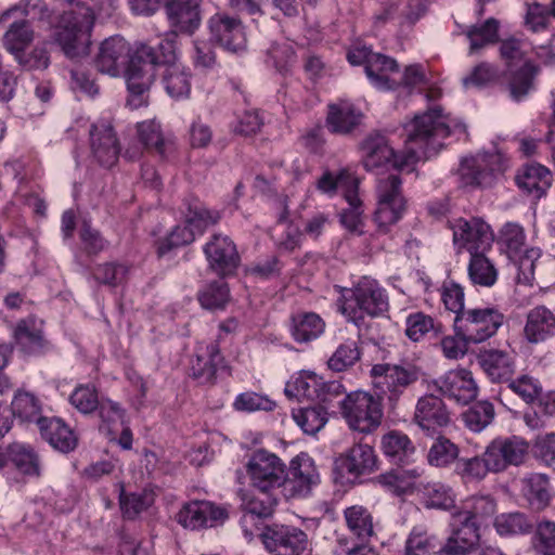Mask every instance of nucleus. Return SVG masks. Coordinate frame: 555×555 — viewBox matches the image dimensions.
Wrapping results in <instances>:
<instances>
[{
  "instance_id": "f704fd0d",
  "label": "nucleus",
  "mask_w": 555,
  "mask_h": 555,
  "mask_svg": "<svg viewBox=\"0 0 555 555\" xmlns=\"http://www.w3.org/2000/svg\"><path fill=\"white\" fill-rule=\"evenodd\" d=\"M138 138L145 149L167 157L175 150L173 141L163 135L160 125L155 120H145L137 126Z\"/></svg>"
},
{
  "instance_id": "a19ab883",
  "label": "nucleus",
  "mask_w": 555,
  "mask_h": 555,
  "mask_svg": "<svg viewBox=\"0 0 555 555\" xmlns=\"http://www.w3.org/2000/svg\"><path fill=\"white\" fill-rule=\"evenodd\" d=\"M522 491L529 505L535 511H543L550 504V482L543 474H532L524 479Z\"/></svg>"
},
{
  "instance_id": "a18cd8bd",
  "label": "nucleus",
  "mask_w": 555,
  "mask_h": 555,
  "mask_svg": "<svg viewBox=\"0 0 555 555\" xmlns=\"http://www.w3.org/2000/svg\"><path fill=\"white\" fill-rule=\"evenodd\" d=\"M349 205L348 208L340 212V223L350 233L361 235L363 233L364 217L363 203L358 196V190H349L344 193Z\"/></svg>"
},
{
  "instance_id": "4d7b16f0",
  "label": "nucleus",
  "mask_w": 555,
  "mask_h": 555,
  "mask_svg": "<svg viewBox=\"0 0 555 555\" xmlns=\"http://www.w3.org/2000/svg\"><path fill=\"white\" fill-rule=\"evenodd\" d=\"M466 36L470 41V53L489 43H494L499 38V21L490 17L480 26L469 27Z\"/></svg>"
},
{
  "instance_id": "49530a36",
  "label": "nucleus",
  "mask_w": 555,
  "mask_h": 555,
  "mask_svg": "<svg viewBox=\"0 0 555 555\" xmlns=\"http://www.w3.org/2000/svg\"><path fill=\"white\" fill-rule=\"evenodd\" d=\"M495 531L501 537H514L531 531L529 518L520 512L502 513L494 518Z\"/></svg>"
},
{
  "instance_id": "09e8293b",
  "label": "nucleus",
  "mask_w": 555,
  "mask_h": 555,
  "mask_svg": "<svg viewBox=\"0 0 555 555\" xmlns=\"http://www.w3.org/2000/svg\"><path fill=\"white\" fill-rule=\"evenodd\" d=\"M423 498L428 508L451 509L455 506V494L452 488L439 481L424 485Z\"/></svg>"
},
{
  "instance_id": "c85d7f7f",
  "label": "nucleus",
  "mask_w": 555,
  "mask_h": 555,
  "mask_svg": "<svg viewBox=\"0 0 555 555\" xmlns=\"http://www.w3.org/2000/svg\"><path fill=\"white\" fill-rule=\"evenodd\" d=\"M39 427L42 437L56 450L67 453L77 446V437L61 418H40Z\"/></svg>"
},
{
  "instance_id": "cd10ccee",
  "label": "nucleus",
  "mask_w": 555,
  "mask_h": 555,
  "mask_svg": "<svg viewBox=\"0 0 555 555\" xmlns=\"http://www.w3.org/2000/svg\"><path fill=\"white\" fill-rule=\"evenodd\" d=\"M540 73V67L527 60L518 69L507 72V89L512 100L522 101L534 90V80Z\"/></svg>"
},
{
  "instance_id": "72a5a7b5",
  "label": "nucleus",
  "mask_w": 555,
  "mask_h": 555,
  "mask_svg": "<svg viewBox=\"0 0 555 555\" xmlns=\"http://www.w3.org/2000/svg\"><path fill=\"white\" fill-rule=\"evenodd\" d=\"M9 461L24 476L38 478L41 475V461L37 452L24 443L14 442L7 448Z\"/></svg>"
},
{
  "instance_id": "f257e3e1",
  "label": "nucleus",
  "mask_w": 555,
  "mask_h": 555,
  "mask_svg": "<svg viewBox=\"0 0 555 555\" xmlns=\"http://www.w3.org/2000/svg\"><path fill=\"white\" fill-rule=\"evenodd\" d=\"M404 130L405 145L400 154L395 152L382 133L367 134L359 147L363 167L371 171L390 164L399 170L410 169L421 159L437 154L443 146L442 140L450 134V127L438 106L416 115Z\"/></svg>"
},
{
  "instance_id": "13d9d810",
  "label": "nucleus",
  "mask_w": 555,
  "mask_h": 555,
  "mask_svg": "<svg viewBox=\"0 0 555 555\" xmlns=\"http://www.w3.org/2000/svg\"><path fill=\"white\" fill-rule=\"evenodd\" d=\"M532 544L539 555H555V521L546 518L538 521Z\"/></svg>"
},
{
  "instance_id": "b1692460",
  "label": "nucleus",
  "mask_w": 555,
  "mask_h": 555,
  "mask_svg": "<svg viewBox=\"0 0 555 555\" xmlns=\"http://www.w3.org/2000/svg\"><path fill=\"white\" fill-rule=\"evenodd\" d=\"M289 331L298 344L318 339L325 331V321L315 312L299 311L291 317Z\"/></svg>"
},
{
  "instance_id": "de8ad7c7",
  "label": "nucleus",
  "mask_w": 555,
  "mask_h": 555,
  "mask_svg": "<svg viewBox=\"0 0 555 555\" xmlns=\"http://www.w3.org/2000/svg\"><path fill=\"white\" fill-rule=\"evenodd\" d=\"M292 415L304 433L309 435L320 431L328 421L326 409L320 404L293 410Z\"/></svg>"
},
{
  "instance_id": "680f3d73",
  "label": "nucleus",
  "mask_w": 555,
  "mask_h": 555,
  "mask_svg": "<svg viewBox=\"0 0 555 555\" xmlns=\"http://www.w3.org/2000/svg\"><path fill=\"white\" fill-rule=\"evenodd\" d=\"M360 360V350L356 341L347 340L338 346L327 361L328 367L334 372H344Z\"/></svg>"
},
{
  "instance_id": "393cba45",
  "label": "nucleus",
  "mask_w": 555,
  "mask_h": 555,
  "mask_svg": "<svg viewBox=\"0 0 555 555\" xmlns=\"http://www.w3.org/2000/svg\"><path fill=\"white\" fill-rule=\"evenodd\" d=\"M363 114L348 102L328 105L326 126L332 133L349 134L362 122Z\"/></svg>"
},
{
  "instance_id": "774afa93",
  "label": "nucleus",
  "mask_w": 555,
  "mask_h": 555,
  "mask_svg": "<svg viewBox=\"0 0 555 555\" xmlns=\"http://www.w3.org/2000/svg\"><path fill=\"white\" fill-rule=\"evenodd\" d=\"M525 242L524 229L517 223L508 222L500 231V243L507 249L509 257L517 256Z\"/></svg>"
},
{
  "instance_id": "473e14b6",
  "label": "nucleus",
  "mask_w": 555,
  "mask_h": 555,
  "mask_svg": "<svg viewBox=\"0 0 555 555\" xmlns=\"http://www.w3.org/2000/svg\"><path fill=\"white\" fill-rule=\"evenodd\" d=\"M376 455L369 444H354L343 459L341 467L353 477L371 474L376 467Z\"/></svg>"
},
{
  "instance_id": "f8f14e48",
  "label": "nucleus",
  "mask_w": 555,
  "mask_h": 555,
  "mask_svg": "<svg viewBox=\"0 0 555 555\" xmlns=\"http://www.w3.org/2000/svg\"><path fill=\"white\" fill-rule=\"evenodd\" d=\"M208 268L220 278L235 273L241 263V257L233 240L221 233L211 235L204 246Z\"/></svg>"
},
{
  "instance_id": "79ce46f5",
  "label": "nucleus",
  "mask_w": 555,
  "mask_h": 555,
  "mask_svg": "<svg viewBox=\"0 0 555 555\" xmlns=\"http://www.w3.org/2000/svg\"><path fill=\"white\" fill-rule=\"evenodd\" d=\"M185 206V222L189 225L203 232L209 225L217 224L221 215L218 210H210L196 197L190 196L184 199Z\"/></svg>"
},
{
  "instance_id": "e2e57ef3",
  "label": "nucleus",
  "mask_w": 555,
  "mask_h": 555,
  "mask_svg": "<svg viewBox=\"0 0 555 555\" xmlns=\"http://www.w3.org/2000/svg\"><path fill=\"white\" fill-rule=\"evenodd\" d=\"M119 502L124 517L134 519L153 504L154 499L153 494L147 491L139 493L121 492Z\"/></svg>"
},
{
  "instance_id": "338daca9",
  "label": "nucleus",
  "mask_w": 555,
  "mask_h": 555,
  "mask_svg": "<svg viewBox=\"0 0 555 555\" xmlns=\"http://www.w3.org/2000/svg\"><path fill=\"white\" fill-rule=\"evenodd\" d=\"M233 406L236 411L242 412L272 411L275 408V402L267 396L246 391L235 398Z\"/></svg>"
},
{
  "instance_id": "37998d69",
  "label": "nucleus",
  "mask_w": 555,
  "mask_h": 555,
  "mask_svg": "<svg viewBox=\"0 0 555 555\" xmlns=\"http://www.w3.org/2000/svg\"><path fill=\"white\" fill-rule=\"evenodd\" d=\"M42 322L35 318L21 320L14 331L16 343L27 352H35L43 346Z\"/></svg>"
},
{
  "instance_id": "58836bf2",
  "label": "nucleus",
  "mask_w": 555,
  "mask_h": 555,
  "mask_svg": "<svg viewBox=\"0 0 555 555\" xmlns=\"http://www.w3.org/2000/svg\"><path fill=\"white\" fill-rule=\"evenodd\" d=\"M405 326V335L413 341H420L429 333L436 337L444 333L441 322L421 311L410 313L406 317Z\"/></svg>"
},
{
  "instance_id": "0eeeda50",
  "label": "nucleus",
  "mask_w": 555,
  "mask_h": 555,
  "mask_svg": "<svg viewBox=\"0 0 555 555\" xmlns=\"http://www.w3.org/2000/svg\"><path fill=\"white\" fill-rule=\"evenodd\" d=\"M126 68L127 87L131 94L142 95L153 85L156 72L160 69L155 48L140 43L130 52Z\"/></svg>"
},
{
  "instance_id": "20e7f679",
  "label": "nucleus",
  "mask_w": 555,
  "mask_h": 555,
  "mask_svg": "<svg viewBox=\"0 0 555 555\" xmlns=\"http://www.w3.org/2000/svg\"><path fill=\"white\" fill-rule=\"evenodd\" d=\"M374 387L379 390L378 396L387 397L389 403L395 405L399 399L422 377L420 366L411 362L399 364H376L372 367Z\"/></svg>"
},
{
  "instance_id": "9b49d317",
  "label": "nucleus",
  "mask_w": 555,
  "mask_h": 555,
  "mask_svg": "<svg viewBox=\"0 0 555 555\" xmlns=\"http://www.w3.org/2000/svg\"><path fill=\"white\" fill-rule=\"evenodd\" d=\"M283 479L281 488L285 498H302L319 482V474L313 460L308 454L300 453L291 461L287 473L284 470Z\"/></svg>"
},
{
  "instance_id": "9d476101",
  "label": "nucleus",
  "mask_w": 555,
  "mask_h": 555,
  "mask_svg": "<svg viewBox=\"0 0 555 555\" xmlns=\"http://www.w3.org/2000/svg\"><path fill=\"white\" fill-rule=\"evenodd\" d=\"M246 468L253 486L261 492L282 487L285 465L275 454L257 450L249 459Z\"/></svg>"
},
{
  "instance_id": "a878e982",
  "label": "nucleus",
  "mask_w": 555,
  "mask_h": 555,
  "mask_svg": "<svg viewBox=\"0 0 555 555\" xmlns=\"http://www.w3.org/2000/svg\"><path fill=\"white\" fill-rule=\"evenodd\" d=\"M221 369H225L224 358L217 343L209 344L206 352L197 354L191 365L192 376L201 384H214Z\"/></svg>"
},
{
  "instance_id": "69168bd1",
  "label": "nucleus",
  "mask_w": 555,
  "mask_h": 555,
  "mask_svg": "<svg viewBox=\"0 0 555 555\" xmlns=\"http://www.w3.org/2000/svg\"><path fill=\"white\" fill-rule=\"evenodd\" d=\"M70 404L82 414H90L99 406V395L92 385L77 386L69 397Z\"/></svg>"
},
{
  "instance_id": "7ed1b4c3",
  "label": "nucleus",
  "mask_w": 555,
  "mask_h": 555,
  "mask_svg": "<svg viewBox=\"0 0 555 555\" xmlns=\"http://www.w3.org/2000/svg\"><path fill=\"white\" fill-rule=\"evenodd\" d=\"M94 13L87 8L83 13L70 11L62 15L53 33V40L68 59L83 57L90 53Z\"/></svg>"
},
{
  "instance_id": "052dcab7",
  "label": "nucleus",
  "mask_w": 555,
  "mask_h": 555,
  "mask_svg": "<svg viewBox=\"0 0 555 555\" xmlns=\"http://www.w3.org/2000/svg\"><path fill=\"white\" fill-rule=\"evenodd\" d=\"M405 210V199H397L395 204L388 202H377V208L374 214V221L380 233H387L403 215Z\"/></svg>"
},
{
  "instance_id": "8fccbe9b",
  "label": "nucleus",
  "mask_w": 555,
  "mask_h": 555,
  "mask_svg": "<svg viewBox=\"0 0 555 555\" xmlns=\"http://www.w3.org/2000/svg\"><path fill=\"white\" fill-rule=\"evenodd\" d=\"M34 40V30L27 21H17L11 24L3 36V42L12 54L23 52Z\"/></svg>"
},
{
  "instance_id": "39448f33",
  "label": "nucleus",
  "mask_w": 555,
  "mask_h": 555,
  "mask_svg": "<svg viewBox=\"0 0 555 555\" xmlns=\"http://www.w3.org/2000/svg\"><path fill=\"white\" fill-rule=\"evenodd\" d=\"M340 411L348 426L362 434L374 431L382 423L380 396L375 398L365 391H354L340 401Z\"/></svg>"
},
{
  "instance_id": "f03ea898",
  "label": "nucleus",
  "mask_w": 555,
  "mask_h": 555,
  "mask_svg": "<svg viewBox=\"0 0 555 555\" xmlns=\"http://www.w3.org/2000/svg\"><path fill=\"white\" fill-rule=\"evenodd\" d=\"M388 307L385 289L376 281L367 278L360 280L354 287L344 289L339 298V311L358 327L364 324L366 315L379 317Z\"/></svg>"
},
{
  "instance_id": "603ef678",
  "label": "nucleus",
  "mask_w": 555,
  "mask_h": 555,
  "mask_svg": "<svg viewBox=\"0 0 555 555\" xmlns=\"http://www.w3.org/2000/svg\"><path fill=\"white\" fill-rule=\"evenodd\" d=\"M485 251L470 254L468 275L474 284L492 286L496 281L498 272L490 260L485 257Z\"/></svg>"
},
{
  "instance_id": "6e6d98bb",
  "label": "nucleus",
  "mask_w": 555,
  "mask_h": 555,
  "mask_svg": "<svg viewBox=\"0 0 555 555\" xmlns=\"http://www.w3.org/2000/svg\"><path fill=\"white\" fill-rule=\"evenodd\" d=\"M230 298L228 284L223 280L207 284L198 293V301L204 309H224Z\"/></svg>"
},
{
  "instance_id": "a211bd4d",
  "label": "nucleus",
  "mask_w": 555,
  "mask_h": 555,
  "mask_svg": "<svg viewBox=\"0 0 555 555\" xmlns=\"http://www.w3.org/2000/svg\"><path fill=\"white\" fill-rule=\"evenodd\" d=\"M433 384L441 395L463 405L473 402L478 395L473 374L466 369L451 370Z\"/></svg>"
},
{
  "instance_id": "5701e85b",
  "label": "nucleus",
  "mask_w": 555,
  "mask_h": 555,
  "mask_svg": "<svg viewBox=\"0 0 555 555\" xmlns=\"http://www.w3.org/2000/svg\"><path fill=\"white\" fill-rule=\"evenodd\" d=\"M524 334L531 344L543 343L555 335V313L545 306H537L527 314Z\"/></svg>"
},
{
  "instance_id": "4468645a",
  "label": "nucleus",
  "mask_w": 555,
  "mask_h": 555,
  "mask_svg": "<svg viewBox=\"0 0 555 555\" xmlns=\"http://www.w3.org/2000/svg\"><path fill=\"white\" fill-rule=\"evenodd\" d=\"M90 150L93 159L104 168H112L119 158L120 144L111 121L101 119L89 130Z\"/></svg>"
},
{
  "instance_id": "864d4df0",
  "label": "nucleus",
  "mask_w": 555,
  "mask_h": 555,
  "mask_svg": "<svg viewBox=\"0 0 555 555\" xmlns=\"http://www.w3.org/2000/svg\"><path fill=\"white\" fill-rule=\"evenodd\" d=\"M420 476L421 472L417 468L391 469L379 475L378 482L397 495H401L412 488L413 481Z\"/></svg>"
},
{
  "instance_id": "dca6fc26",
  "label": "nucleus",
  "mask_w": 555,
  "mask_h": 555,
  "mask_svg": "<svg viewBox=\"0 0 555 555\" xmlns=\"http://www.w3.org/2000/svg\"><path fill=\"white\" fill-rule=\"evenodd\" d=\"M210 39L231 52L246 48V35L240 18L227 12H217L208 20Z\"/></svg>"
},
{
  "instance_id": "f3484780",
  "label": "nucleus",
  "mask_w": 555,
  "mask_h": 555,
  "mask_svg": "<svg viewBox=\"0 0 555 555\" xmlns=\"http://www.w3.org/2000/svg\"><path fill=\"white\" fill-rule=\"evenodd\" d=\"M229 517L228 511L209 501L185 503L176 515V520L186 529H201L222 525Z\"/></svg>"
},
{
  "instance_id": "2eb2a0df",
  "label": "nucleus",
  "mask_w": 555,
  "mask_h": 555,
  "mask_svg": "<svg viewBox=\"0 0 555 555\" xmlns=\"http://www.w3.org/2000/svg\"><path fill=\"white\" fill-rule=\"evenodd\" d=\"M130 52V44L121 36L108 37L100 43L93 66L100 74L118 77L126 69Z\"/></svg>"
},
{
  "instance_id": "0e129e2a",
  "label": "nucleus",
  "mask_w": 555,
  "mask_h": 555,
  "mask_svg": "<svg viewBox=\"0 0 555 555\" xmlns=\"http://www.w3.org/2000/svg\"><path fill=\"white\" fill-rule=\"evenodd\" d=\"M12 411L22 421L39 420L41 406L39 400L30 392L18 391L12 401Z\"/></svg>"
},
{
  "instance_id": "ea45409f",
  "label": "nucleus",
  "mask_w": 555,
  "mask_h": 555,
  "mask_svg": "<svg viewBox=\"0 0 555 555\" xmlns=\"http://www.w3.org/2000/svg\"><path fill=\"white\" fill-rule=\"evenodd\" d=\"M276 504V499L269 495L268 492H261L259 495L243 493L241 507L245 514L241 520L242 526L246 527L248 518L254 516L258 518L270 517L273 514Z\"/></svg>"
},
{
  "instance_id": "6ab92c4d",
  "label": "nucleus",
  "mask_w": 555,
  "mask_h": 555,
  "mask_svg": "<svg viewBox=\"0 0 555 555\" xmlns=\"http://www.w3.org/2000/svg\"><path fill=\"white\" fill-rule=\"evenodd\" d=\"M451 534L441 547L446 555H468L479 544L480 534L477 525L473 521H465L457 513L451 515Z\"/></svg>"
},
{
  "instance_id": "1a4fd4ad",
  "label": "nucleus",
  "mask_w": 555,
  "mask_h": 555,
  "mask_svg": "<svg viewBox=\"0 0 555 555\" xmlns=\"http://www.w3.org/2000/svg\"><path fill=\"white\" fill-rule=\"evenodd\" d=\"M261 541L271 555H301L309 545L308 534L289 525L267 526Z\"/></svg>"
},
{
  "instance_id": "aec40b11",
  "label": "nucleus",
  "mask_w": 555,
  "mask_h": 555,
  "mask_svg": "<svg viewBox=\"0 0 555 555\" xmlns=\"http://www.w3.org/2000/svg\"><path fill=\"white\" fill-rule=\"evenodd\" d=\"M528 448V442L516 436L494 439L487 447L494 473L503 472L511 465H520L527 456Z\"/></svg>"
},
{
  "instance_id": "bb28decb",
  "label": "nucleus",
  "mask_w": 555,
  "mask_h": 555,
  "mask_svg": "<svg viewBox=\"0 0 555 555\" xmlns=\"http://www.w3.org/2000/svg\"><path fill=\"white\" fill-rule=\"evenodd\" d=\"M380 448L384 455L393 464H409L415 455V446L409 436L399 430H390L382 437Z\"/></svg>"
},
{
  "instance_id": "ddd939ff",
  "label": "nucleus",
  "mask_w": 555,
  "mask_h": 555,
  "mask_svg": "<svg viewBox=\"0 0 555 555\" xmlns=\"http://www.w3.org/2000/svg\"><path fill=\"white\" fill-rule=\"evenodd\" d=\"M453 243L459 248H466L470 254L486 251L494 241L493 232L480 218H459L451 224Z\"/></svg>"
},
{
  "instance_id": "6e6552de",
  "label": "nucleus",
  "mask_w": 555,
  "mask_h": 555,
  "mask_svg": "<svg viewBox=\"0 0 555 555\" xmlns=\"http://www.w3.org/2000/svg\"><path fill=\"white\" fill-rule=\"evenodd\" d=\"M503 171L502 156L498 153H485L464 158L457 173L463 186L489 188Z\"/></svg>"
},
{
  "instance_id": "423d86ee",
  "label": "nucleus",
  "mask_w": 555,
  "mask_h": 555,
  "mask_svg": "<svg viewBox=\"0 0 555 555\" xmlns=\"http://www.w3.org/2000/svg\"><path fill=\"white\" fill-rule=\"evenodd\" d=\"M504 319V314L493 307L466 309L454 318L453 327L466 341L479 344L494 336Z\"/></svg>"
},
{
  "instance_id": "4c0bfd02",
  "label": "nucleus",
  "mask_w": 555,
  "mask_h": 555,
  "mask_svg": "<svg viewBox=\"0 0 555 555\" xmlns=\"http://www.w3.org/2000/svg\"><path fill=\"white\" fill-rule=\"evenodd\" d=\"M348 529L362 542L374 535V520L371 512L362 505H352L344 511Z\"/></svg>"
},
{
  "instance_id": "c756f323",
  "label": "nucleus",
  "mask_w": 555,
  "mask_h": 555,
  "mask_svg": "<svg viewBox=\"0 0 555 555\" xmlns=\"http://www.w3.org/2000/svg\"><path fill=\"white\" fill-rule=\"evenodd\" d=\"M516 184L519 189L534 198L542 197L552 185V173L551 171L540 165L533 164L524 167L521 171L515 178Z\"/></svg>"
},
{
  "instance_id": "c03bdc74",
  "label": "nucleus",
  "mask_w": 555,
  "mask_h": 555,
  "mask_svg": "<svg viewBox=\"0 0 555 555\" xmlns=\"http://www.w3.org/2000/svg\"><path fill=\"white\" fill-rule=\"evenodd\" d=\"M398 72V63L395 59L380 53H373L365 67V74L371 82L380 89H390L389 73Z\"/></svg>"
},
{
  "instance_id": "3c124183",
  "label": "nucleus",
  "mask_w": 555,
  "mask_h": 555,
  "mask_svg": "<svg viewBox=\"0 0 555 555\" xmlns=\"http://www.w3.org/2000/svg\"><path fill=\"white\" fill-rule=\"evenodd\" d=\"M459 454L460 449L455 443L444 436H439L428 450L427 461L434 467H448L459 460Z\"/></svg>"
},
{
  "instance_id": "4be33fe9",
  "label": "nucleus",
  "mask_w": 555,
  "mask_h": 555,
  "mask_svg": "<svg viewBox=\"0 0 555 555\" xmlns=\"http://www.w3.org/2000/svg\"><path fill=\"white\" fill-rule=\"evenodd\" d=\"M165 10L176 33L192 34L199 26L198 0H165Z\"/></svg>"
},
{
  "instance_id": "c9c22d12",
  "label": "nucleus",
  "mask_w": 555,
  "mask_h": 555,
  "mask_svg": "<svg viewBox=\"0 0 555 555\" xmlns=\"http://www.w3.org/2000/svg\"><path fill=\"white\" fill-rule=\"evenodd\" d=\"M454 472L463 482L468 483L481 481L488 473H494V468L486 449L481 456L459 459Z\"/></svg>"
},
{
  "instance_id": "412c9836",
  "label": "nucleus",
  "mask_w": 555,
  "mask_h": 555,
  "mask_svg": "<svg viewBox=\"0 0 555 555\" xmlns=\"http://www.w3.org/2000/svg\"><path fill=\"white\" fill-rule=\"evenodd\" d=\"M413 421L423 430H436L449 425L451 417L441 398L426 395L417 400Z\"/></svg>"
},
{
  "instance_id": "5fc2aeb1",
  "label": "nucleus",
  "mask_w": 555,
  "mask_h": 555,
  "mask_svg": "<svg viewBox=\"0 0 555 555\" xmlns=\"http://www.w3.org/2000/svg\"><path fill=\"white\" fill-rule=\"evenodd\" d=\"M358 179L346 168L340 169L337 173L327 170L317 182L319 191L331 195L334 194L338 188L344 189L346 192L351 189L358 190Z\"/></svg>"
},
{
  "instance_id": "7c9ffc66",
  "label": "nucleus",
  "mask_w": 555,
  "mask_h": 555,
  "mask_svg": "<svg viewBox=\"0 0 555 555\" xmlns=\"http://www.w3.org/2000/svg\"><path fill=\"white\" fill-rule=\"evenodd\" d=\"M478 360L482 370L493 382H508L514 374V359L503 350H485L479 354Z\"/></svg>"
},
{
  "instance_id": "bf43d9fd",
  "label": "nucleus",
  "mask_w": 555,
  "mask_h": 555,
  "mask_svg": "<svg viewBox=\"0 0 555 555\" xmlns=\"http://www.w3.org/2000/svg\"><path fill=\"white\" fill-rule=\"evenodd\" d=\"M494 418V408L489 401H479L463 413L465 425L473 431L479 433Z\"/></svg>"
},
{
  "instance_id": "2f4dec72",
  "label": "nucleus",
  "mask_w": 555,
  "mask_h": 555,
  "mask_svg": "<svg viewBox=\"0 0 555 555\" xmlns=\"http://www.w3.org/2000/svg\"><path fill=\"white\" fill-rule=\"evenodd\" d=\"M496 512V501L490 494H477L466 499L455 511L465 521L475 522L478 527L487 524Z\"/></svg>"
},
{
  "instance_id": "e433bc0d",
  "label": "nucleus",
  "mask_w": 555,
  "mask_h": 555,
  "mask_svg": "<svg viewBox=\"0 0 555 555\" xmlns=\"http://www.w3.org/2000/svg\"><path fill=\"white\" fill-rule=\"evenodd\" d=\"M162 83L172 99H184L191 92V76L180 63L163 68Z\"/></svg>"
}]
</instances>
